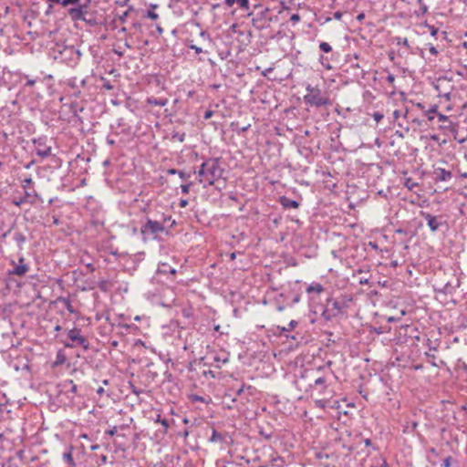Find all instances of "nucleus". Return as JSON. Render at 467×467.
Returning <instances> with one entry per match:
<instances>
[{
    "instance_id": "f257e3e1",
    "label": "nucleus",
    "mask_w": 467,
    "mask_h": 467,
    "mask_svg": "<svg viewBox=\"0 0 467 467\" xmlns=\"http://www.w3.org/2000/svg\"><path fill=\"white\" fill-rule=\"evenodd\" d=\"M169 227L175 223L171 216L165 213H150L145 218V223L140 226V234L144 242L156 240L161 234H168Z\"/></svg>"
},
{
    "instance_id": "f03ea898",
    "label": "nucleus",
    "mask_w": 467,
    "mask_h": 467,
    "mask_svg": "<svg viewBox=\"0 0 467 467\" xmlns=\"http://www.w3.org/2000/svg\"><path fill=\"white\" fill-rule=\"evenodd\" d=\"M223 169L221 168L218 159H209L204 161L199 171V182L208 185H213L215 181L223 176Z\"/></svg>"
},
{
    "instance_id": "7ed1b4c3",
    "label": "nucleus",
    "mask_w": 467,
    "mask_h": 467,
    "mask_svg": "<svg viewBox=\"0 0 467 467\" xmlns=\"http://www.w3.org/2000/svg\"><path fill=\"white\" fill-rule=\"evenodd\" d=\"M306 94L304 96V102L311 107L320 108L332 104L327 92L321 90L317 86L313 87L310 84L306 87Z\"/></svg>"
},
{
    "instance_id": "20e7f679",
    "label": "nucleus",
    "mask_w": 467,
    "mask_h": 467,
    "mask_svg": "<svg viewBox=\"0 0 467 467\" xmlns=\"http://www.w3.org/2000/svg\"><path fill=\"white\" fill-rule=\"evenodd\" d=\"M91 0H86L85 3L80 2L75 7H71L67 10V15L73 21H84L90 26L95 25L96 21L94 18H88V7Z\"/></svg>"
},
{
    "instance_id": "39448f33",
    "label": "nucleus",
    "mask_w": 467,
    "mask_h": 467,
    "mask_svg": "<svg viewBox=\"0 0 467 467\" xmlns=\"http://www.w3.org/2000/svg\"><path fill=\"white\" fill-rule=\"evenodd\" d=\"M81 57V52L75 48L73 46H65L58 51V58L61 62L65 63L70 67H76Z\"/></svg>"
},
{
    "instance_id": "423d86ee",
    "label": "nucleus",
    "mask_w": 467,
    "mask_h": 467,
    "mask_svg": "<svg viewBox=\"0 0 467 467\" xmlns=\"http://www.w3.org/2000/svg\"><path fill=\"white\" fill-rule=\"evenodd\" d=\"M437 117L439 121L441 122L439 126V130L442 131V133L446 136H453L455 140H457L460 143L464 142V139L459 140L457 138L458 135V130H459V124L458 122L452 121L450 117L441 114L437 113Z\"/></svg>"
},
{
    "instance_id": "0eeeda50",
    "label": "nucleus",
    "mask_w": 467,
    "mask_h": 467,
    "mask_svg": "<svg viewBox=\"0 0 467 467\" xmlns=\"http://www.w3.org/2000/svg\"><path fill=\"white\" fill-rule=\"evenodd\" d=\"M344 304L337 299L329 298L327 300L322 317L326 320H332L342 313Z\"/></svg>"
},
{
    "instance_id": "6e6552de",
    "label": "nucleus",
    "mask_w": 467,
    "mask_h": 467,
    "mask_svg": "<svg viewBox=\"0 0 467 467\" xmlns=\"http://www.w3.org/2000/svg\"><path fill=\"white\" fill-rule=\"evenodd\" d=\"M67 337L71 340V343H65L67 348L82 347L85 350L88 349L89 343L88 339L81 334L79 328L70 329L67 333Z\"/></svg>"
},
{
    "instance_id": "1a4fd4ad",
    "label": "nucleus",
    "mask_w": 467,
    "mask_h": 467,
    "mask_svg": "<svg viewBox=\"0 0 467 467\" xmlns=\"http://www.w3.org/2000/svg\"><path fill=\"white\" fill-rule=\"evenodd\" d=\"M47 137H39L33 140V144L35 146L36 155L43 159L51 155L52 148L51 146L47 145Z\"/></svg>"
},
{
    "instance_id": "9d476101",
    "label": "nucleus",
    "mask_w": 467,
    "mask_h": 467,
    "mask_svg": "<svg viewBox=\"0 0 467 467\" xmlns=\"http://www.w3.org/2000/svg\"><path fill=\"white\" fill-rule=\"evenodd\" d=\"M420 215L426 220L432 233L439 231L442 225L446 224V222L441 220V216H435L424 211H420Z\"/></svg>"
},
{
    "instance_id": "9b49d317",
    "label": "nucleus",
    "mask_w": 467,
    "mask_h": 467,
    "mask_svg": "<svg viewBox=\"0 0 467 467\" xmlns=\"http://www.w3.org/2000/svg\"><path fill=\"white\" fill-rule=\"evenodd\" d=\"M12 264L14 265L13 270L10 271V274L12 275L23 276L29 270V266L25 263L24 257L19 258L18 264H16L14 261L12 262Z\"/></svg>"
},
{
    "instance_id": "f8f14e48",
    "label": "nucleus",
    "mask_w": 467,
    "mask_h": 467,
    "mask_svg": "<svg viewBox=\"0 0 467 467\" xmlns=\"http://www.w3.org/2000/svg\"><path fill=\"white\" fill-rule=\"evenodd\" d=\"M327 378L324 376H320L315 379L314 384L310 385V388L313 390H317L319 394L324 393L327 389Z\"/></svg>"
},
{
    "instance_id": "ddd939ff",
    "label": "nucleus",
    "mask_w": 467,
    "mask_h": 467,
    "mask_svg": "<svg viewBox=\"0 0 467 467\" xmlns=\"http://www.w3.org/2000/svg\"><path fill=\"white\" fill-rule=\"evenodd\" d=\"M73 446L69 445L66 448V451L62 454V460L67 467H76V462L72 455Z\"/></svg>"
},
{
    "instance_id": "4468645a",
    "label": "nucleus",
    "mask_w": 467,
    "mask_h": 467,
    "mask_svg": "<svg viewBox=\"0 0 467 467\" xmlns=\"http://www.w3.org/2000/svg\"><path fill=\"white\" fill-rule=\"evenodd\" d=\"M435 181L437 182H447L450 181L452 177V174L450 171H447L442 168H437L434 171Z\"/></svg>"
},
{
    "instance_id": "2eb2a0df",
    "label": "nucleus",
    "mask_w": 467,
    "mask_h": 467,
    "mask_svg": "<svg viewBox=\"0 0 467 467\" xmlns=\"http://www.w3.org/2000/svg\"><path fill=\"white\" fill-rule=\"evenodd\" d=\"M324 291V287L320 283L313 282L306 287V293L321 294Z\"/></svg>"
},
{
    "instance_id": "dca6fc26",
    "label": "nucleus",
    "mask_w": 467,
    "mask_h": 467,
    "mask_svg": "<svg viewBox=\"0 0 467 467\" xmlns=\"http://www.w3.org/2000/svg\"><path fill=\"white\" fill-rule=\"evenodd\" d=\"M26 202L34 203L36 200H40L39 194L35 191H30V189L25 191V196Z\"/></svg>"
},
{
    "instance_id": "f3484780",
    "label": "nucleus",
    "mask_w": 467,
    "mask_h": 467,
    "mask_svg": "<svg viewBox=\"0 0 467 467\" xmlns=\"http://www.w3.org/2000/svg\"><path fill=\"white\" fill-rule=\"evenodd\" d=\"M280 202L283 205V207H285V208H294V209H296L299 206V202H296L295 200L288 199V198H286L285 196L281 197Z\"/></svg>"
},
{
    "instance_id": "a211bd4d",
    "label": "nucleus",
    "mask_w": 467,
    "mask_h": 467,
    "mask_svg": "<svg viewBox=\"0 0 467 467\" xmlns=\"http://www.w3.org/2000/svg\"><path fill=\"white\" fill-rule=\"evenodd\" d=\"M330 399H331V397H324L322 399L316 400L315 404L317 407H318L320 409H325L327 407L333 408L334 405L330 404L331 403Z\"/></svg>"
},
{
    "instance_id": "6ab92c4d",
    "label": "nucleus",
    "mask_w": 467,
    "mask_h": 467,
    "mask_svg": "<svg viewBox=\"0 0 467 467\" xmlns=\"http://www.w3.org/2000/svg\"><path fill=\"white\" fill-rule=\"evenodd\" d=\"M14 241L16 243L17 246L20 250L23 249V245L26 241V238L24 234L20 232H16L13 236Z\"/></svg>"
},
{
    "instance_id": "aec40b11",
    "label": "nucleus",
    "mask_w": 467,
    "mask_h": 467,
    "mask_svg": "<svg viewBox=\"0 0 467 467\" xmlns=\"http://www.w3.org/2000/svg\"><path fill=\"white\" fill-rule=\"evenodd\" d=\"M167 103H168L167 99H157V98H153V97L147 99V104H149V105L164 107L165 105H167Z\"/></svg>"
},
{
    "instance_id": "412c9836",
    "label": "nucleus",
    "mask_w": 467,
    "mask_h": 467,
    "mask_svg": "<svg viewBox=\"0 0 467 467\" xmlns=\"http://www.w3.org/2000/svg\"><path fill=\"white\" fill-rule=\"evenodd\" d=\"M209 441L211 442H223L224 441V436L213 429Z\"/></svg>"
},
{
    "instance_id": "4be33fe9",
    "label": "nucleus",
    "mask_w": 467,
    "mask_h": 467,
    "mask_svg": "<svg viewBox=\"0 0 467 467\" xmlns=\"http://www.w3.org/2000/svg\"><path fill=\"white\" fill-rule=\"evenodd\" d=\"M169 174H177V176H180L182 180H188L191 177V173L185 172L183 171H179L176 169H170L167 171Z\"/></svg>"
},
{
    "instance_id": "5701e85b",
    "label": "nucleus",
    "mask_w": 467,
    "mask_h": 467,
    "mask_svg": "<svg viewBox=\"0 0 467 467\" xmlns=\"http://www.w3.org/2000/svg\"><path fill=\"white\" fill-rule=\"evenodd\" d=\"M417 426H418L417 421H414V420L407 421L406 425L404 426L403 431L407 432V433L413 432L416 430Z\"/></svg>"
},
{
    "instance_id": "b1692460",
    "label": "nucleus",
    "mask_w": 467,
    "mask_h": 467,
    "mask_svg": "<svg viewBox=\"0 0 467 467\" xmlns=\"http://www.w3.org/2000/svg\"><path fill=\"white\" fill-rule=\"evenodd\" d=\"M297 325V322L296 320H292L289 322V324L285 327H277V329L280 331V333L291 331L295 328V327Z\"/></svg>"
},
{
    "instance_id": "393cba45",
    "label": "nucleus",
    "mask_w": 467,
    "mask_h": 467,
    "mask_svg": "<svg viewBox=\"0 0 467 467\" xmlns=\"http://www.w3.org/2000/svg\"><path fill=\"white\" fill-rule=\"evenodd\" d=\"M186 45H187V47H188L189 48H191V49L194 50V52H195L197 55L203 53V50H202V47H198V46H196V45H194V44H193V40L187 39V40H186Z\"/></svg>"
},
{
    "instance_id": "a878e982",
    "label": "nucleus",
    "mask_w": 467,
    "mask_h": 467,
    "mask_svg": "<svg viewBox=\"0 0 467 467\" xmlns=\"http://www.w3.org/2000/svg\"><path fill=\"white\" fill-rule=\"evenodd\" d=\"M437 109H438V107L437 105H434L431 107V109H430L427 112H426V115H427V118L430 121H432L434 119V114H437Z\"/></svg>"
},
{
    "instance_id": "bb28decb",
    "label": "nucleus",
    "mask_w": 467,
    "mask_h": 467,
    "mask_svg": "<svg viewBox=\"0 0 467 467\" xmlns=\"http://www.w3.org/2000/svg\"><path fill=\"white\" fill-rule=\"evenodd\" d=\"M199 36L201 38L203 39V41H206L209 44H211L213 42V39H212L210 34H208L207 31H205V30L201 29L199 32Z\"/></svg>"
},
{
    "instance_id": "cd10ccee",
    "label": "nucleus",
    "mask_w": 467,
    "mask_h": 467,
    "mask_svg": "<svg viewBox=\"0 0 467 467\" xmlns=\"http://www.w3.org/2000/svg\"><path fill=\"white\" fill-rule=\"evenodd\" d=\"M236 4H238V5L242 9H244V10H249L250 9L249 0H236Z\"/></svg>"
},
{
    "instance_id": "c85d7f7f",
    "label": "nucleus",
    "mask_w": 467,
    "mask_h": 467,
    "mask_svg": "<svg viewBox=\"0 0 467 467\" xmlns=\"http://www.w3.org/2000/svg\"><path fill=\"white\" fill-rule=\"evenodd\" d=\"M272 462L274 464H275L277 467H284L285 460L281 456H277L275 458L272 459Z\"/></svg>"
},
{
    "instance_id": "c756f323",
    "label": "nucleus",
    "mask_w": 467,
    "mask_h": 467,
    "mask_svg": "<svg viewBox=\"0 0 467 467\" xmlns=\"http://www.w3.org/2000/svg\"><path fill=\"white\" fill-rule=\"evenodd\" d=\"M319 48H320L323 52H325V53H328V52L332 51V47H331V46H330L328 43H327V42H321V43L319 44Z\"/></svg>"
},
{
    "instance_id": "7c9ffc66",
    "label": "nucleus",
    "mask_w": 467,
    "mask_h": 467,
    "mask_svg": "<svg viewBox=\"0 0 467 467\" xmlns=\"http://www.w3.org/2000/svg\"><path fill=\"white\" fill-rule=\"evenodd\" d=\"M159 271L161 273H168V272L171 273V274H175L176 273L175 269L171 268V266H169V265H167L165 264L162 265V268H160Z\"/></svg>"
},
{
    "instance_id": "2f4dec72",
    "label": "nucleus",
    "mask_w": 467,
    "mask_h": 467,
    "mask_svg": "<svg viewBox=\"0 0 467 467\" xmlns=\"http://www.w3.org/2000/svg\"><path fill=\"white\" fill-rule=\"evenodd\" d=\"M65 361H66L65 356L61 352H58L57 355L56 361H55V366L61 365Z\"/></svg>"
},
{
    "instance_id": "473e14b6",
    "label": "nucleus",
    "mask_w": 467,
    "mask_h": 467,
    "mask_svg": "<svg viewBox=\"0 0 467 467\" xmlns=\"http://www.w3.org/2000/svg\"><path fill=\"white\" fill-rule=\"evenodd\" d=\"M395 40L397 42V45H402L408 48L410 47L408 39L406 37L402 38V37L398 36L395 38Z\"/></svg>"
},
{
    "instance_id": "72a5a7b5",
    "label": "nucleus",
    "mask_w": 467,
    "mask_h": 467,
    "mask_svg": "<svg viewBox=\"0 0 467 467\" xmlns=\"http://www.w3.org/2000/svg\"><path fill=\"white\" fill-rule=\"evenodd\" d=\"M33 183L32 178L28 177L23 180L22 182V187L26 190L29 189L30 184Z\"/></svg>"
},
{
    "instance_id": "f704fd0d",
    "label": "nucleus",
    "mask_w": 467,
    "mask_h": 467,
    "mask_svg": "<svg viewBox=\"0 0 467 467\" xmlns=\"http://www.w3.org/2000/svg\"><path fill=\"white\" fill-rule=\"evenodd\" d=\"M253 389L252 386L248 385L246 386L245 384H243L237 390H236V395L240 396L244 393V391L245 389L247 390H251Z\"/></svg>"
},
{
    "instance_id": "c9c22d12",
    "label": "nucleus",
    "mask_w": 467,
    "mask_h": 467,
    "mask_svg": "<svg viewBox=\"0 0 467 467\" xmlns=\"http://www.w3.org/2000/svg\"><path fill=\"white\" fill-rule=\"evenodd\" d=\"M80 2V0H62L61 1V5L63 6H67V5H78V3Z\"/></svg>"
},
{
    "instance_id": "e433bc0d",
    "label": "nucleus",
    "mask_w": 467,
    "mask_h": 467,
    "mask_svg": "<svg viewBox=\"0 0 467 467\" xmlns=\"http://www.w3.org/2000/svg\"><path fill=\"white\" fill-rule=\"evenodd\" d=\"M133 8L131 6L129 7V9L127 11H125L121 16H119V19L121 23H125L126 20H127V17L129 16V13L132 10Z\"/></svg>"
},
{
    "instance_id": "4c0bfd02",
    "label": "nucleus",
    "mask_w": 467,
    "mask_h": 467,
    "mask_svg": "<svg viewBox=\"0 0 467 467\" xmlns=\"http://www.w3.org/2000/svg\"><path fill=\"white\" fill-rule=\"evenodd\" d=\"M148 18L151 19V20H157L159 18V15L157 13H155L154 11L152 10H149L147 12V16H146Z\"/></svg>"
},
{
    "instance_id": "58836bf2",
    "label": "nucleus",
    "mask_w": 467,
    "mask_h": 467,
    "mask_svg": "<svg viewBox=\"0 0 467 467\" xmlns=\"http://www.w3.org/2000/svg\"><path fill=\"white\" fill-rule=\"evenodd\" d=\"M192 184V182H189V183L181 185L182 192L183 194L189 193Z\"/></svg>"
},
{
    "instance_id": "ea45409f",
    "label": "nucleus",
    "mask_w": 467,
    "mask_h": 467,
    "mask_svg": "<svg viewBox=\"0 0 467 467\" xmlns=\"http://www.w3.org/2000/svg\"><path fill=\"white\" fill-rule=\"evenodd\" d=\"M372 118L374 119V120L379 122L384 118V115L382 113H380L379 111H376L372 114Z\"/></svg>"
},
{
    "instance_id": "a19ab883",
    "label": "nucleus",
    "mask_w": 467,
    "mask_h": 467,
    "mask_svg": "<svg viewBox=\"0 0 467 467\" xmlns=\"http://www.w3.org/2000/svg\"><path fill=\"white\" fill-rule=\"evenodd\" d=\"M102 81H103V85H102V88L107 89V90H111L113 89V86L110 84V82L105 78H102Z\"/></svg>"
},
{
    "instance_id": "79ce46f5",
    "label": "nucleus",
    "mask_w": 467,
    "mask_h": 467,
    "mask_svg": "<svg viewBox=\"0 0 467 467\" xmlns=\"http://www.w3.org/2000/svg\"><path fill=\"white\" fill-rule=\"evenodd\" d=\"M67 383H68L70 385V392L72 393H77L78 392V386L73 382V380H67L66 381Z\"/></svg>"
},
{
    "instance_id": "37998d69",
    "label": "nucleus",
    "mask_w": 467,
    "mask_h": 467,
    "mask_svg": "<svg viewBox=\"0 0 467 467\" xmlns=\"http://www.w3.org/2000/svg\"><path fill=\"white\" fill-rule=\"evenodd\" d=\"M131 393L135 394L136 396H140L143 391L134 385H130Z\"/></svg>"
},
{
    "instance_id": "c03bdc74",
    "label": "nucleus",
    "mask_w": 467,
    "mask_h": 467,
    "mask_svg": "<svg viewBox=\"0 0 467 467\" xmlns=\"http://www.w3.org/2000/svg\"><path fill=\"white\" fill-rule=\"evenodd\" d=\"M452 458L451 456L445 458L442 462L443 467H451Z\"/></svg>"
},
{
    "instance_id": "a18cd8bd",
    "label": "nucleus",
    "mask_w": 467,
    "mask_h": 467,
    "mask_svg": "<svg viewBox=\"0 0 467 467\" xmlns=\"http://www.w3.org/2000/svg\"><path fill=\"white\" fill-rule=\"evenodd\" d=\"M192 401H201L205 402V399L203 397L198 396V395H192L190 397Z\"/></svg>"
},
{
    "instance_id": "49530a36",
    "label": "nucleus",
    "mask_w": 467,
    "mask_h": 467,
    "mask_svg": "<svg viewBox=\"0 0 467 467\" xmlns=\"http://www.w3.org/2000/svg\"><path fill=\"white\" fill-rule=\"evenodd\" d=\"M213 360H214L215 362H222V363L225 364V363H227V362H228V358H226V357H224V358H221V357H219V356H215V357L213 358Z\"/></svg>"
},
{
    "instance_id": "de8ad7c7",
    "label": "nucleus",
    "mask_w": 467,
    "mask_h": 467,
    "mask_svg": "<svg viewBox=\"0 0 467 467\" xmlns=\"http://www.w3.org/2000/svg\"><path fill=\"white\" fill-rule=\"evenodd\" d=\"M301 19L299 14H293L290 17V21L293 22L294 24L299 22Z\"/></svg>"
},
{
    "instance_id": "09e8293b",
    "label": "nucleus",
    "mask_w": 467,
    "mask_h": 467,
    "mask_svg": "<svg viewBox=\"0 0 467 467\" xmlns=\"http://www.w3.org/2000/svg\"><path fill=\"white\" fill-rule=\"evenodd\" d=\"M387 81L389 84L390 85H393L394 81H395V76L391 73H389L388 76H387Z\"/></svg>"
},
{
    "instance_id": "8fccbe9b",
    "label": "nucleus",
    "mask_w": 467,
    "mask_h": 467,
    "mask_svg": "<svg viewBox=\"0 0 467 467\" xmlns=\"http://www.w3.org/2000/svg\"><path fill=\"white\" fill-rule=\"evenodd\" d=\"M24 202H26V199H25L24 197H23V198H21L20 200H17V201L14 200V201H13V203H14L15 205H16V206H20V205H21L22 203H24Z\"/></svg>"
},
{
    "instance_id": "3c124183",
    "label": "nucleus",
    "mask_w": 467,
    "mask_h": 467,
    "mask_svg": "<svg viewBox=\"0 0 467 467\" xmlns=\"http://www.w3.org/2000/svg\"><path fill=\"white\" fill-rule=\"evenodd\" d=\"M26 78H27V81H26V86H27V87H32V86H34V85H35V83H36V79H30V78H28V77H27V76H26Z\"/></svg>"
},
{
    "instance_id": "603ef678",
    "label": "nucleus",
    "mask_w": 467,
    "mask_h": 467,
    "mask_svg": "<svg viewBox=\"0 0 467 467\" xmlns=\"http://www.w3.org/2000/svg\"><path fill=\"white\" fill-rule=\"evenodd\" d=\"M66 302V306H67V309L70 312V313H73L74 310L72 308V306H71V303L69 300H65Z\"/></svg>"
},
{
    "instance_id": "864d4df0",
    "label": "nucleus",
    "mask_w": 467,
    "mask_h": 467,
    "mask_svg": "<svg viewBox=\"0 0 467 467\" xmlns=\"http://www.w3.org/2000/svg\"><path fill=\"white\" fill-rule=\"evenodd\" d=\"M429 50H430V52H431L432 55H434V56H436V55L438 54V50H437V49H436V47H433L432 45H431V46H430Z\"/></svg>"
},
{
    "instance_id": "5fc2aeb1",
    "label": "nucleus",
    "mask_w": 467,
    "mask_h": 467,
    "mask_svg": "<svg viewBox=\"0 0 467 467\" xmlns=\"http://www.w3.org/2000/svg\"><path fill=\"white\" fill-rule=\"evenodd\" d=\"M116 432H117V428H116V427H114V428H112L111 430L107 431V432H106V433H107V434H109V435H110V436H114V435L116 434Z\"/></svg>"
},
{
    "instance_id": "6e6d98bb",
    "label": "nucleus",
    "mask_w": 467,
    "mask_h": 467,
    "mask_svg": "<svg viewBox=\"0 0 467 467\" xmlns=\"http://www.w3.org/2000/svg\"><path fill=\"white\" fill-rule=\"evenodd\" d=\"M213 112L212 110H207V111L204 113L203 118H204L205 119H210V118L213 116Z\"/></svg>"
},
{
    "instance_id": "4d7b16f0",
    "label": "nucleus",
    "mask_w": 467,
    "mask_h": 467,
    "mask_svg": "<svg viewBox=\"0 0 467 467\" xmlns=\"http://www.w3.org/2000/svg\"><path fill=\"white\" fill-rule=\"evenodd\" d=\"M158 421L161 422L165 428H168V420L166 419L161 420L160 417L158 418Z\"/></svg>"
},
{
    "instance_id": "13d9d810",
    "label": "nucleus",
    "mask_w": 467,
    "mask_h": 467,
    "mask_svg": "<svg viewBox=\"0 0 467 467\" xmlns=\"http://www.w3.org/2000/svg\"><path fill=\"white\" fill-rule=\"evenodd\" d=\"M416 185H417L416 183H412V182H410V180H408V181L406 182V186H407L410 190H411V189H412L414 186H416Z\"/></svg>"
},
{
    "instance_id": "bf43d9fd",
    "label": "nucleus",
    "mask_w": 467,
    "mask_h": 467,
    "mask_svg": "<svg viewBox=\"0 0 467 467\" xmlns=\"http://www.w3.org/2000/svg\"><path fill=\"white\" fill-rule=\"evenodd\" d=\"M342 17V13L339 12V11H337L336 13H334V18L337 19V20H339L341 19Z\"/></svg>"
},
{
    "instance_id": "052dcab7",
    "label": "nucleus",
    "mask_w": 467,
    "mask_h": 467,
    "mask_svg": "<svg viewBox=\"0 0 467 467\" xmlns=\"http://www.w3.org/2000/svg\"><path fill=\"white\" fill-rule=\"evenodd\" d=\"M400 117V111L398 109L394 110V112H393L394 119H398Z\"/></svg>"
},
{
    "instance_id": "680f3d73",
    "label": "nucleus",
    "mask_w": 467,
    "mask_h": 467,
    "mask_svg": "<svg viewBox=\"0 0 467 467\" xmlns=\"http://www.w3.org/2000/svg\"><path fill=\"white\" fill-rule=\"evenodd\" d=\"M224 3H225V5H226L227 6H230V7H231V6H233V5H234V3H236V0H225V2H224Z\"/></svg>"
},
{
    "instance_id": "e2e57ef3",
    "label": "nucleus",
    "mask_w": 467,
    "mask_h": 467,
    "mask_svg": "<svg viewBox=\"0 0 467 467\" xmlns=\"http://www.w3.org/2000/svg\"><path fill=\"white\" fill-rule=\"evenodd\" d=\"M430 138H431V140H433V141H439V140H440L439 136H438V135H436V134H432V135H431V137H430Z\"/></svg>"
},
{
    "instance_id": "0e129e2a",
    "label": "nucleus",
    "mask_w": 467,
    "mask_h": 467,
    "mask_svg": "<svg viewBox=\"0 0 467 467\" xmlns=\"http://www.w3.org/2000/svg\"><path fill=\"white\" fill-rule=\"evenodd\" d=\"M105 392L104 389L102 387H99L98 389H97V394L101 396L103 393Z\"/></svg>"
},
{
    "instance_id": "69168bd1",
    "label": "nucleus",
    "mask_w": 467,
    "mask_h": 467,
    "mask_svg": "<svg viewBox=\"0 0 467 467\" xmlns=\"http://www.w3.org/2000/svg\"><path fill=\"white\" fill-rule=\"evenodd\" d=\"M364 18H365V14H364V13H360V14H358V16H357V19H358V21H361V20H363Z\"/></svg>"
},
{
    "instance_id": "338daca9",
    "label": "nucleus",
    "mask_w": 467,
    "mask_h": 467,
    "mask_svg": "<svg viewBox=\"0 0 467 467\" xmlns=\"http://www.w3.org/2000/svg\"><path fill=\"white\" fill-rule=\"evenodd\" d=\"M188 204V202L186 200H181L180 206L185 207Z\"/></svg>"
},
{
    "instance_id": "774afa93",
    "label": "nucleus",
    "mask_w": 467,
    "mask_h": 467,
    "mask_svg": "<svg viewBox=\"0 0 467 467\" xmlns=\"http://www.w3.org/2000/svg\"><path fill=\"white\" fill-rule=\"evenodd\" d=\"M191 25H192V26H194V27H197V28H201V24L198 23V22H192Z\"/></svg>"
}]
</instances>
